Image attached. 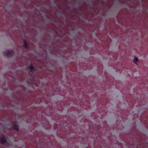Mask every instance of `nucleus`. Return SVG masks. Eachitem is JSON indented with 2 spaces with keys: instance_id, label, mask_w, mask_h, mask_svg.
Wrapping results in <instances>:
<instances>
[{
  "instance_id": "obj_1",
  "label": "nucleus",
  "mask_w": 148,
  "mask_h": 148,
  "mask_svg": "<svg viewBox=\"0 0 148 148\" xmlns=\"http://www.w3.org/2000/svg\"><path fill=\"white\" fill-rule=\"evenodd\" d=\"M4 53L5 55L8 57H12L14 55V52L13 51H7Z\"/></svg>"
},
{
  "instance_id": "obj_2",
  "label": "nucleus",
  "mask_w": 148,
  "mask_h": 148,
  "mask_svg": "<svg viewBox=\"0 0 148 148\" xmlns=\"http://www.w3.org/2000/svg\"><path fill=\"white\" fill-rule=\"evenodd\" d=\"M0 142L1 144H3L6 142V140L4 136H2L0 138Z\"/></svg>"
},
{
  "instance_id": "obj_3",
  "label": "nucleus",
  "mask_w": 148,
  "mask_h": 148,
  "mask_svg": "<svg viewBox=\"0 0 148 148\" xmlns=\"http://www.w3.org/2000/svg\"><path fill=\"white\" fill-rule=\"evenodd\" d=\"M29 66L30 71L32 72H34L36 71L35 69L32 64H30Z\"/></svg>"
},
{
  "instance_id": "obj_4",
  "label": "nucleus",
  "mask_w": 148,
  "mask_h": 148,
  "mask_svg": "<svg viewBox=\"0 0 148 148\" xmlns=\"http://www.w3.org/2000/svg\"><path fill=\"white\" fill-rule=\"evenodd\" d=\"M24 46L25 48L28 49L29 47L28 45L26 40L24 41Z\"/></svg>"
},
{
  "instance_id": "obj_5",
  "label": "nucleus",
  "mask_w": 148,
  "mask_h": 148,
  "mask_svg": "<svg viewBox=\"0 0 148 148\" xmlns=\"http://www.w3.org/2000/svg\"><path fill=\"white\" fill-rule=\"evenodd\" d=\"M14 128L16 131H19V128L18 126L16 124H15L13 126Z\"/></svg>"
},
{
  "instance_id": "obj_6",
  "label": "nucleus",
  "mask_w": 148,
  "mask_h": 148,
  "mask_svg": "<svg viewBox=\"0 0 148 148\" xmlns=\"http://www.w3.org/2000/svg\"><path fill=\"white\" fill-rule=\"evenodd\" d=\"M138 58L136 57H135L134 58V59L133 62L135 63H136V62H138Z\"/></svg>"
}]
</instances>
